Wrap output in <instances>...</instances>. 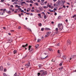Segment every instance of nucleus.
<instances>
[{"mask_svg": "<svg viewBox=\"0 0 76 76\" xmlns=\"http://www.w3.org/2000/svg\"><path fill=\"white\" fill-rule=\"evenodd\" d=\"M58 28H59V30L60 31H61L62 29L63 28V26L62 23H59L58 24Z\"/></svg>", "mask_w": 76, "mask_h": 76, "instance_id": "obj_1", "label": "nucleus"}, {"mask_svg": "<svg viewBox=\"0 0 76 76\" xmlns=\"http://www.w3.org/2000/svg\"><path fill=\"white\" fill-rule=\"evenodd\" d=\"M60 1L58 0L56 2V4H54L53 5L54 7L56 6V7H58V6L60 5Z\"/></svg>", "mask_w": 76, "mask_h": 76, "instance_id": "obj_2", "label": "nucleus"}, {"mask_svg": "<svg viewBox=\"0 0 76 76\" xmlns=\"http://www.w3.org/2000/svg\"><path fill=\"white\" fill-rule=\"evenodd\" d=\"M32 46H29L28 47L29 49L28 50L29 51V52L30 53H33V52L34 51V49L33 48H31Z\"/></svg>", "mask_w": 76, "mask_h": 76, "instance_id": "obj_3", "label": "nucleus"}, {"mask_svg": "<svg viewBox=\"0 0 76 76\" xmlns=\"http://www.w3.org/2000/svg\"><path fill=\"white\" fill-rule=\"evenodd\" d=\"M47 73H48L47 72L45 71V72H44L43 73H42L41 74L40 76H45V75H47Z\"/></svg>", "mask_w": 76, "mask_h": 76, "instance_id": "obj_4", "label": "nucleus"}, {"mask_svg": "<svg viewBox=\"0 0 76 76\" xmlns=\"http://www.w3.org/2000/svg\"><path fill=\"white\" fill-rule=\"evenodd\" d=\"M25 66L26 67V68H28V67H29V66H31V64H30V62L29 61L28 63L25 65Z\"/></svg>", "mask_w": 76, "mask_h": 76, "instance_id": "obj_5", "label": "nucleus"}, {"mask_svg": "<svg viewBox=\"0 0 76 76\" xmlns=\"http://www.w3.org/2000/svg\"><path fill=\"white\" fill-rule=\"evenodd\" d=\"M71 43V42H70V41L69 40H67L66 44H68V45H70Z\"/></svg>", "mask_w": 76, "mask_h": 76, "instance_id": "obj_6", "label": "nucleus"}, {"mask_svg": "<svg viewBox=\"0 0 76 76\" xmlns=\"http://www.w3.org/2000/svg\"><path fill=\"white\" fill-rule=\"evenodd\" d=\"M8 41L9 43H11L12 42V40L11 39H9L8 40Z\"/></svg>", "mask_w": 76, "mask_h": 76, "instance_id": "obj_7", "label": "nucleus"}, {"mask_svg": "<svg viewBox=\"0 0 76 76\" xmlns=\"http://www.w3.org/2000/svg\"><path fill=\"white\" fill-rule=\"evenodd\" d=\"M28 44H26V45H23L22 46V47H23V48H24L25 47H27L28 46Z\"/></svg>", "mask_w": 76, "mask_h": 76, "instance_id": "obj_8", "label": "nucleus"}, {"mask_svg": "<svg viewBox=\"0 0 76 76\" xmlns=\"http://www.w3.org/2000/svg\"><path fill=\"white\" fill-rule=\"evenodd\" d=\"M39 9L40 10H41V11H42V10H43V8H42L41 7H39Z\"/></svg>", "mask_w": 76, "mask_h": 76, "instance_id": "obj_9", "label": "nucleus"}, {"mask_svg": "<svg viewBox=\"0 0 76 76\" xmlns=\"http://www.w3.org/2000/svg\"><path fill=\"white\" fill-rule=\"evenodd\" d=\"M47 56H47L45 57H44L42 56L40 58L41 59H42V60H43V59H45V58H47Z\"/></svg>", "mask_w": 76, "mask_h": 76, "instance_id": "obj_10", "label": "nucleus"}, {"mask_svg": "<svg viewBox=\"0 0 76 76\" xmlns=\"http://www.w3.org/2000/svg\"><path fill=\"white\" fill-rule=\"evenodd\" d=\"M63 69V66H62L61 67L59 68L58 69L60 71H61Z\"/></svg>", "mask_w": 76, "mask_h": 76, "instance_id": "obj_11", "label": "nucleus"}, {"mask_svg": "<svg viewBox=\"0 0 76 76\" xmlns=\"http://www.w3.org/2000/svg\"><path fill=\"white\" fill-rule=\"evenodd\" d=\"M45 30H46V31H47V30L50 31V30H51V29L49 28H48L46 27V28H45Z\"/></svg>", "mask_w": 76, "mask_h": 76, "instance_id": "obj_12", "label": "nucleus"}, {"mask_svg": "<svg viewBox=\"0 0 76 76\" xmlns=\"http://www.w3.org/2000/svg\"><path fill=\"white\" fill-rule=\"evenodd\" d=\"M3 66H0V70L1 71H3Z\"/></svg>", "mask_w": 76, "mask_h": 76, "instance_id": "obj_13", "label": "nucleus"}, {"mask_svg": "<svg viewBox=\"0 0 76 76\" xmlns=\"http://www.w3.org/2000/svg\"><path fill=\"white\" fill-rule=\"evenodd\" d=\"M58 28H56V34H57L58 32Z\"/></svg>", "mask_w": 76, "mask_h": 76, "instance_id": "obj_14", "label": "nucleus"}, {"mask_svg": "<svg viewBox=\"0 0 76 76\" xmlns=\"http://www.w3.org/2000/svg\"><path fill=\"white\" fill-rule=\"evenodd\" d=\"M41 14L40 13V14H38V16H39V18H42V16H41Z\"/></svg>", "mask_w": 76, "mask_h": 76, "instance_id": "obj_15", "label": "nucleus"}, {"mask_svg": "<svg viewBox=\"0 0 76 76\" xmlns=\"http://www.w3.org/2000/svg\"><path fill=\"white\" fill-rule=\"evenodd\" d=\"M51 33V32L50 31H48V32H47L46 34L49 36L50 35V34Z\"/></svg>", "mask_w": 76, "mask_h": 76, "instance_id": "obj_16", "label": "nucleus"}, {"mask_svg": "<svg viewBox=\"0 0 76 76\" xmlns=\"http://www.w3.org/2000/svg\"><path fill=\"white\" fill-rule=\"evenodd\" d=\"M38 46H39V45H38L37 44L35 46V49H37V48Z\"/></svg>", "mask_w": 76, "mask_h": 76, "instance_id": "obj_17", "label": "nucleus"}, {"mask_svg": "<svg viewBox=\"0 0 76 76\" xmlns=\"http://www.w3.org/2000/svg\"><path fill=\"white\" fill-rule=\"evenodd\" d=\"M48 7V5L47 6H44L43 7V8L44 9H47Z\"/></svg>", "mask_w": 76, "mask_h": 76, "instance_id": "obj_18", "label": "nucleus"}, {"mask_svg": "<svg viewBox=\"0 0 76 76\" xmlns=\"http://www.w3.org/2000/svg\"><path fill=\"white\" fill-rule=\"evenodd\" d=\"M40 4L41 5H44V2L41 1V2H40Z\"/></svg>", "mask_w": 76, "mask_h": 76, "instance_id": "obj_19", "label": "nucleus"}, {"mask_svg": "<svg viewBox=\"0 0 76 76\" xmlns=\"http://www.w3.org/2000/svg\"><path fill=\"white\" fill-rule=\"evenodd\" d=\"M72 58H76V55H75L72 56Z\"/></svg>", "mask_w": 76, "mask_h": 76, "instance_id": "obj_20", "label": "nucleus"}, {"mask_svg": "<svg viewBox=\"0 0 76 76\" xmlns=\"http://www.w3.org/2000/svg\"><path fill=\"white\" fill-rule=\"evenodd\" d=\"M48 50L49 51H53V49H52V48H49L48 49Z\"/></svg>", "mask_w": 76, "mask_h": 76, "instance_id": "obj_21", "label": "nucleus"}, {"mask_svg": "<svg viewBox=\"0 0 76 76\" xmlns=\"http://www.w3.org/2000/svg\"><path fill=\"white\" fill-rule=\"evenodd\" d=\"M63 58L64 59H66V56H63Z\"/></svg>", "mask_w": 76, "mask_h": 76, "instance_id": "obj_22", "label": "nucleus"}, {"mask_svg": "<svg viewBox=\"0 0 76 76\" xmlns=\"http://www.w3.org/2000/svg\"><path fill=\"white\" fill-rule=\"evenodd\" d=\"M13 53L14 54H16V53H17V50H15L13 51Z\"/></svg>", "mask_w": 76, "mask_h": 76, "instance_id": "obj_23", "label": "nucleus"}, {"mask_svg": "<svg viewBox=\"0 0 76 76\" xmlns=\"http://www.w3.org/2000/svg\"><path fill=\"white\" fill-rule=\"evenodd\" d=\"M44 19H47V15H44Z\"/></svg>", "mask_w": 76, "mask_h": 76, "instance_id": "obj_24", "label": "nucleus"}, {"mask_svg": "<svg viewBox=\"0 0 76 76\" xmlns=\"http://www.w3.org/2000/svg\"><path fill=\"white\" fill-rule=\"evenodd\" d=\"M12 13V12H11V11H9L7 13H8V14H10Z\"/></svg>", "mask_w": 76, "mask_h": 76, "instance_id": "obj_25", "label": "nucleus"}, {"mask_svg": "<svg viewBox=\"0 0 76 76\" xmlns=\"http://www.w3.org/2000/svg\"><path fill=\"white\" fill-rule=\"evenodd\" d=\"M39 26H42V24L41 23H39Z\"/></svg>", "mask_w": 76, "mask_h": 76, "instance_id": "obj_26", "label": "nucleus"}, {"mask_svg": "<svg viewBox=\"0 0 76 76\" xmlns=\"http://www.w3.org/2000/svg\"><path fill=\"white\" fill-rule=\"evenodd\" d=\"M17 73L15 72V74L14 75V76H19V75H17Z\"/></svg>", "mask_w": 76, "mask_h": 76, "instance_id": "obj_27", "label": "nucleus"}, {"mask_svg": "<svg viewBox=\"0 0 76 76\" xmlns=\"http://www.w3.org/2000/svg\"><path fill=\"white\" fill-rule=\"evenodd\" d=\"M39 72L40 73H42V72H44V70H41L39 71Z\"/></svg>", "mask_w": 76, "mask_h": 76, "instance_id": "obj_28", "label": "nucleus"}, {"mask_svg": "<svg viewBox=\"0 0 76 76\" xmlns=\"http://www.w3.org/2000/svg\"><path fill=\"white\" fill-rule=\"evenodd\" d=\"M18 4L17 2H14V3L13 4V5H15V4Z\"/></svg>", "mask_w": 76, "mask_h": 76, "instance_id": "obj_29", "label": "nucleus"}, {"mask_svg": "<svg viewBox=\"0 0 76 76\" xmlns=\"http://www.w3.org/2000/svg\"><path fill=\"white\" fill-rule=\"evenodd\" d=\"M48 36H49L47 34H46L45 35V38L48 37Z\"/></svg>", "mask_w": 76, "mask_h": 76, "instance_id": "obj_30", "label": "nucleus"}, {"mask_svg": "<svg viewBox=\"0 0 76 76\" xmlns=\"http://www.w3.org/2000/svg\"><path fill=\"white\" fill-rule=\"evenodd\" d=\"M40 75H41L40 73L39 72L37 73V76H39Z\"/></svg>", "mask_w": 76, "mask_h": 76, "instance_id": "obj_31", "label": "nucleus"}, {"mask_svg": "<svg viewBox=\"0 0 76 76\" xmlns=\"http://www.w3.org/2000/svg\"><path fill=\"white\" fill-rule=\"evenodd\" d=\"M62 64H63V63L61 62V63H60V64H59V65L60 66H62Z\"/></svg>", "mask_w": 76, "mask_h": 76, "instance_id": "obj_32", "label": "nucleus"}, {"mask_svg": "<svg viewBox=\"0 0 76 76\" xmlns=\"http://www.w3.org/2000/svg\"><path fill=\"white\" fill-rule=\"evenodd\" d=\"M35 3V4L36 6H38V2H36Z\"/></svg>", "mask_w": 76, "mask_h": 76, "instance_id": "obj_33", "label": "nucleus"}, {"mask_svg": "<svg viewBox=\"0 0 76 76\" xmlns=\"http://www.w3.org/2000/svg\"><path fill=\"white\" fill-rule=\"evenodd\" d=\"M44 28H42L41 29V30L42 31H44Z\"/></svg>", "mask_w": 76, "mask_h": 76, "instance_id": "obj_34", "label": "nucleus"}, {"mask_svg": "<svg viewBox=\"0 0 76 76\" xmlns=\"http://www.w3.org/2000/svg\"><path fill=\"white\" fill-rule=\"evenodd\" d=\"M39 41H41V39H37V42H39Z\"/></svg>", "mask_w": 76, "mask_h": 76, "instance_id": "obj_35", "label": "nucleus"}, {"mask_svg": "<svg viewBox=\"0 0 76 76\" xmlns=\"http://www.w3.org/2000/svg\"><path fill=\"white\" fill-rule=\"evenodd\" d=\"M7 71V70L6 69H4V71L5 72H6Z\"/></svg>", "mask_w": 76, "mask_h": 76, "instance_id": "obj_36", "label": "nucleus"}, {"mask_svg": "<svg viewBox=\"0 0 76 76\" xmlns=\"http://www.w3.org/2000/svg\"><path fill=\"white\" fill-rule=\"evenodd\" d=\"M39 68H40V67H41V66H42V65L39 64Z\"/></svg>", "mask_w": 76, "mask_h": 76, "instance_id": "obj_37", "label": "nucleus"}, {"mask_svg": "<svg viewBox=\"0 0 76 76\" xmlns=\"http://www.w3.org/2000/svg\"><path fill=\"white\" fill-rule=\"evenodd\" d=\"M58 19H61V17L60 16H59L58 18Z\"/></svg>", "mask_w": 76, "mask_h": 76, "instance_id": "obj_38", "label": "nucleus"}, {"mask_svg": "<svg viewBox=\"0 0 76 76\" xmlns=\"http://www.w3.org/2000/svg\"><path fill=\"white\" fill-rule=\"evenodd\" d=\"M65 2H66V1L65 0L63 1H62V3H65Z\"/></svg>", "mask_w": 76, "mask_h": 76, "instance_id": "obj_39", "label": "nucleus"}, {"mask_svg": "<svg viewBox=\"0 0 76 76\" xmlns=\"http://www.w3.org/2000/svg\"><path fill=\"white\" fill-rule=\"evenodd\" d=\"M26 14L27 15H30V13H26Z\"/></svg>", "mask_w": 76, "mask_h": 76, "instance_id": "obj_40", "label": "nucleus"}, {"mask_svg": "<svg viewBox=\"0 0 76 76\" xmlns=\"http://www.w3.org/2000/svg\"><path fill=\"white\" fill-rule=\"evenodd\" d=\"M3 75L4 76H7V75H6V74L5 73H4Z\"/></svg>", "mask_w": 76, "mask_h": 76, "instance_id": "obj_41", "label": "nucleus"}, {"mask_svg": "<svg viewBox=\"0 0 76 76\" xmlns=\"http://www.w3.org/2000/svg\"><path fill=\"white\" fill-rule=\"evenodd\" d=\"M37 2L38 3H40L41 2V1L40 0H38Z\"/></svg>", "mask_w": 76, "mask_h": 76, "instance_id": "obj_42", "label": "nucleus"}, {"mask_svg": "<svg viewBox=\"0 0 76 76\" xmlns=\"http://www.w3.org/2000/svg\"><path fill=\"white\" fill-rule=\"evenodd\" d=\"M53 10L54 11H57V9L56 8H54Z\"/></svg>", "mask_w": 76, "mask_h": 76, "instance_id": "obj_43", "label": "nucleus"}, {"mask_svg": "<svg viewBox=\"0 0 76 76\" xmlns=\"http://www.w3.org/2000/svg\"><path fill=\"white\" fill-rule=\"evenodd\" d=\"M31 12H34V10H31Z\"/></svg>", "mask_w": 76, "mask_h": 76, "instance_id": "obj_44", "label": "nucleus"}, {"mask_svg": "<svg viewBox=\"0 0 76 76\" xmlns=\"http://www.w3.org/2000/svg\"><path fill=\"white\" fill-rule=\"evenodd\" d=\"M7 65H8V66H10V63H8Z\"/></svg>", "mask_w": 76, "mask_h": 76, "instance_id": "obj_45", "label": "nucleus"}, {"mask_svg": "<svg viewBox=\"0 0 76 76\" xmlns=\"http://www.w3.org/2000/svg\"><path fill=\"white\" fill-rule=\"evenodd\" d=\"M18 16L19 17H20V18H21V15L20 14H18Z\"/></svg>", "mask_w": 76, "mask_h": 76, "instance_id": "obj_46", "label": "nucleus"}, {"mask_svg": "<svg viewBox=\"0 0 76 76\" xmlns=\"http://www.w3.org/2000/svg\"><path fill=\"white\" fill-rule=\"evenodd\" d=\"M40 12V11H39V10H37V13H39Z\"/></svg>", "mask_w": 76, "mask_h": 76, "instance_id": "obj_47", "label": "nucleus"}, {"mask_svg": "<svg viewBox=\"0 0 76 76\" xmlns=\"http://www.w3.org/2000/svg\"><path fill=\"white\" fill-rule=\"evenodd\" d=\"M3 10L4 12H6V9H4Z\"/></svg>", "mask_w": 76, "mask_h": 76, "instance_id": "obj_48", "label": "nucleus"}, {"mask_svg": "<svg viewBox=\"0 0 76 76\" xmlns=\"http://www.w3.org/2000/svg\"><path fill=\"white\" fill-rule=\"evenodd\" d=\"M58 54H60V50H58Z\"/></svg>", "mask_w": 76, "mask_h": 76, "instance_id": "obj_49", "label": "nucleus"}, {"mask_svg": "<svg viewBox=\"0 0 76 76\" xmlns=\"http://www.w3.org/2000/svg\"><path fill=\"white\" fill-rule=\"evenodd\" d=\"M20 12H21L22 13L23 12H24V11L23 10H21L20 11Z\"/></svg>", "mask_w": 76, "mask_h": 76, "instance_id": "obj_50", "label": "nucleus"}, {"mask_svg": "<svg viewBox=\"0 0 76 76\" xmlns=\"http://www.w3.org/2000/svg\"><path fill=\"white\" fill-rule=\"evenodd\" d=\"M63 7L64 8H66V6L63 5Z\"/></svg>", "mask_w": 76, "mask_h": 76, "instance_id": "obj_51", "label": "nucleus"}, {"mask_svg": "<svg viewBox=\"0 0 76 76\" xmlns=\"http://www.w3.org/2000/svg\"><path fill=\"white\" fill-rule=\"evenodd\" d=\"M76 15H75L72 16V18H75V17H76Z\"/></svg>", "mask_w": 76, "mask_h": 76, "instance_id": "obj_52", "label": "nucleus"}, {"mask_svg": "<svg viewBox=\"0 0 76 76\" xmlns=\"http://www.w3.org/2000/svg\"><path fill=\"white\" fill-rule=\"evenodd\" d=\"M41 39H44V37H41Z\"/></svg>", "mask_w": 76, "mask_h": 76, "instance_id": "obj_53", "label": "nucleus"}, {"mask_svg": "<svg viewBox=\"0 0 76 76\" xmlns=\"http://www.w3.org/2000/svg\"><path fill=\"white\" fill-rule=\"evenodd\" d=\"M29 31H30L31 32H32V31L31 30V28H28Z\"/></svg>", "mask_w": 76, "mask_h": 76, "instance_id": "obj_54", "label": "nucleus"}, {"mask_svg": "<svg viewBox=\"0 0 76 76\" xmlns=\"http://www.w3.org/2000/svg\"><path fill=\"white\" fill-rule=\"evenodd\" d=\"M48 7H51V6H50V5L49 4H48L47 5V6H48Z\"/></svg>", "mask_w": 76, "mask_h": 76, "instance_id": "obj_55", "label": "nucleus"}, {"mask_svg": "<svg viewBox=\"0 0 76 76\" xmlns=\"http://www.w3.org/2000/svg\"><path fill=\"white\" fill-rule=\"evenodd\" d=\"M12 2H14V1H15V0H12L11 1Z\"/></svg>", "mask_w": 76, "mask_h": 76, "instance_id": "obj_56", "label": "nucleus"}, {"mask_svg": "<svg viewBox=\"0 0 76 76\" xmlns=\"http://www.w3.org/2000/svg\"><path fill=\"white\" fill-rule=\"evenodd\" d=\"M57 15V13L55 12V13H54V15H55V16H56V15Z\"/></svg>", "mask_w": 76, "mask_h": 76, "instance_id": "obj_57", "label": "nucleus"}, {"mask_svg": "<svg viewBox=\"0 0 76 76\" xmlns=\"http://www.w3.org/2000/svg\"><path fill=\"white\" fill-rule=\"evenodd\" d=\"M30 2L31 3H34V2L33 1H30Z\"/></svg>", "mask_w": 76, "mask_h": 76, "instance_id": "obj_58", "label": "nucleus"}, {"mask_svg": "<svg viewBox=\"0 0 76 76\" xmlns=\"http://www.w3.org/2000/svg\"><path fill=\"white\" fill-rule=\"evenodd\" d=\"M23 3H25V1H23V2H22L21 3V4H23Z\"/></svg>", "mask_w": 76, "mask_h": 76, "instance_id": "obj_59", "label": "nucleus"}, {"mask_svg": "<svg viewBox=\"0 0 76 76\" xmlns=\"http://www.w3.org/2000/svg\"><path fill=\"white\" fill-rule=\"evenodd\" d=\"M15 7H18V5H16L15 6Z\"/></svg>", "mask_w": 76, "mask_h": 76, "instance_id": "obj_60", "label": "nucleus"}, {"mask_svg": "<svg viewBox=\"0 0 76 76\" xmlns=\"http://www.w3.org/2000/svg\"><path fill=\"white\" fill-rule=\"evenodd\" d=\"M57 46H60V43H58L57 45Z\"/></svg>", "mask_w": 76, "mask_h": 76, "instance_id": "obj_61", "label": "nucleus"}, {"mask_svg": "<svg viewBox=\"0 0 76 76\" xmlns=\"http://www.w3.org/2000/svg\"><path fill=\"white\" fill-rule=\"evenodd\" d=\"M10 7H13V5H11Z\"/></svg>", "mask_w": 76, "mask_h": 76, "instance_id": "obj_62", "label": "nucleus"}, {"mask_svg": "<svg viewBox=\"0 0 76 76\" xmlns=\"http://www.w3.org/2000/svg\"><path fill=\"white\" fill-rule=\"evenodd\" d=\"M45 4H47V1H46L44 3Z\"/></svg>", "mask_w": 76, "mask_h": 76, "instance_id": "obj_63", "label": "nucleus"}, {"mask_svg": "<svg viewBox=\"0 0 76 76\" xmlns=\"http://www.w3.org/2000/svg\"><path fill=\"white\" fill-rule=\"evenodd\" d=\"M11 32H14V30H11L10 31Z\"/></svg>", "mask_w": 76, "mask_h": 76, "instance_id": "obj_64", "label": "nucleus"}]
</instances>
